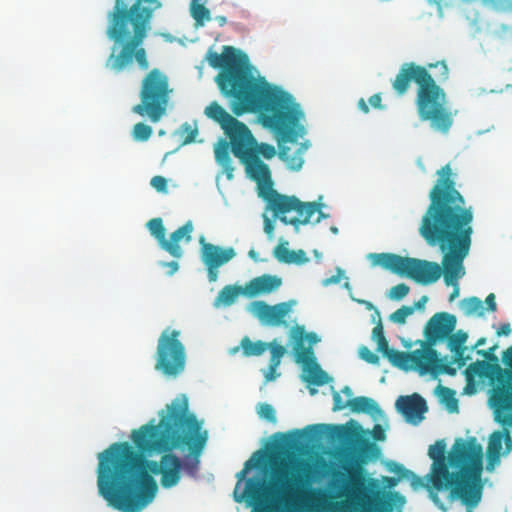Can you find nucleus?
Instances as JSON below:
<instances>
[{"instance_id": "obj_16", "label": "nucleus", "mask_w": 512, "mask_h": 512, "mask_svg": "<svg viewBox=\"0 0 512 512\" xmlns=\"http://www.w3.org/2000/svg\"><path fill=\"white\" fill-rule=\"evenodd\" d=\"M409 366L419 371L421 375L427 374L435 370H440L448 374L455 373V370L450 368L448 365L440 366L439 355L437 351L431 347L430 344L421 349H416L411 352Z\"/></svg>"}, {"instance_id": "obj_28", "label": "nucleus", "mask_w": 512, "mask_h": 512, "mask_svg": "<svg viewBox=\"0 0 512 512\" xmlns=\"http://www.w3.org/2000/svg\"><path fill=\"white\" fill-rule=\"evenodd\" d=\"M190 14L195 20L196 27H202L211 20L210 10L202 2H191Z\"/></svg>"}, {"instance_id": "obj_10", "label": "nucleus", "mask_w": 512, "mask_h": 512, "mask_svg": "<svg viewBox=\"0 0 512 512\" xmlns=\"http://www.w3.org/2000/svg\"><path fill=\"white\" fill-rule=\"evenodd\" d=\"M368 258L372 266H380L422 285L435 283L443 273V268L436 262L404 257L394 253H371Z\"/></svg>"}, {"instance_id": "obj_50", "label": "nucleus", "mask_w": 512, "mask_h": 512, "mask_svg": "<svg viewBox=\"0 0 512 512\" xmlns=\"http://www.w3.org/2000/svg\"><path fill=\"white\" fill-rule=\"evenodd\" d=\"M161 266L168 268L167 275L169 276H172L179 269V265L176 261L162 262Z\"/></svg>"}, {"instance_id": "obj_8", "label": "nucleus", "mask_w": 512, "mask_h": 512, "mask_svg": "<svg viewBox=\"0 0 512 512\" xmlns=\"http://www.w3.org/2000/svg\"><path fill=\"white\" fill-rule=\"evenodd\" d=\"M229 140L220 139L214 147L216 160H271L276 155L273 145L258 143L246 124L240 122L225 134Z\"/></svg>"}, {"instance_id": "obj_46", "label": "nucleus", "mask_w": 512, "mask_h": 512, "mask_svg": "<svg viewBox=\"0 0 512 512\" xmlns=\"http://www.w3.org/2000/svg\"><path fill=\"white\" fill-rule=\"evenodd\" d=\"M466 349V347H462L461 349L451 350V352L454 353V362L457 363L459 367H463L469 359V357L465 355Z\"/></svg>"}, {"instance_id": "obj_9", "label": "nucleus", "mask_w": 512, "mask_h": 512, "mask_svg": "<svg viewBox=\"0 0 512 512\" xmlns=\"http://www.w3.org/2000/svg\"><path fill=\"white\" fill-rule=\"evenodd\" d=\"M172 92L168 76L160 69L153 68L142 79L140 102L133 106L132 111L157 123L168 110Z\"/></svg>"}, {"instance_id": "obj_22", "label": "nucleus", "mask_w": 512, "mask_h": 512, "mask_svg": "<svg viewBox=\"0 0 512 512\" xmlns=\"http://www.w3.org/2000/svg\"><path fill=\"white\" fill-rule=\"evenodd\" d=\"M246 166V172L249 177L257 182L259 186H267L268 191H263L260 195L266 200V196L270 193L272 188L271 173L268 165L265 162H242Z\"/></svg>"}, {"instance_id": "obj_18", "label": "nucleus", "mask_w": 512, "mask_h": 512, "mask_svg": "<svg viewBox=\"0 0 512 512\" xmlns=\"http://www.w3.org/2000/svg\"><path fill=\"white\" fill-rule=\"evenodd\" d=\"M456 327V317L446 312L436 313L425 326V337L428 344L446 339Z\"/></svg>"}, {"instance_id": "obj_25", "label": "nucleus", "mask_w": 512, "mask_h": 512, "mask_svg": "<svg viewBox=\"0 0 512 512\" xmlns=\"http://www.w3.org/2000/svg\"><path fill=\"white\" fill-rule=\"evenodd\" d=\"M348 407L354 413H366L373 417L380 415L382 412L379 405L373 399L365 396L349 399Z\"/></svg>"}, {"instance_id": "obj_1", "label": "nucleus", "mask_w": 512, "mask_h": 512, "mask_svg": "<svg viewBox=\"0 0 512 512\" xmlns=\"http://www.w3.org/2000/svg\"><path fill=\"white\" fill-rule=\"evenodd\" d=\"M155 419L133 430L128 442H115L98 454L97 486L107 503L122 512H140L156 496L158 485L153 475H161L164 488L178 484L182 461L174 449H187L200 456L208 432L195 414L189 412L188 399L179 395Z\"/></svg>"}, {"instance_id": "obj_35", "label": "nucleus", "mask_w": 512, "mask_h": 512, "mask_svg": "<svg viewBox=\"0 0 512 512\" xmlns=\"http://www.w3.org/2000/svg\"><path fill=\"white\" fill-rule=\"evenodd\" d=\"M448 347L450 350L461 349L465 347V342L468 338L467 333L462 330L457 331L456 333H451L448 337Z\"/></svg>"}, {"instance_id": "obj_64", "label": "nucleus", "mask_w": 512, "mask_h": 512, "mask_svg": "<svg viewBox=\"0 0 512 512\" xmlns=\"http://www.w3.org/2000/svg\"><path fill=\"white\" fill-rule=\"evenodd\" d=\"M342 393H344L345 395H347L348 397H351L352 396V390L349 386H345L343 389H342Z\"/></svg>"}, {"instance_id": "obj_49", "label": "nucleus", "mask_w": 512, "mask_h": 512, "mask_svg": "<svg viewBox=\"0 0 512 512\" xmlns=\"http://www.w3.org/2000/svg\"><path fill=\"white\" fill-rule=\"evenodd\" d=\"M369 104L373 107V108H376V109H381L383 108L382 106V98H381V95L380 93H376L374 95H372L370 98H369Z\"/></svg>"}, {"instance_id": "obj_12", "label": "nucleus", "mask_w": 512, "mask_h": 512, "mask_svg": "<svg viewBox=\"0 0 512 512\" xmlns=\"http://www.w3.org/2000/svg\"><path fill=\"white\" fill-rule=\"evenodd\" d=\"M266 201L269 209L279 217L281 222L295 227L308 224L315 214H317L315 223L320 222L324 217L319 204L302 202L295 196L282 195L274 189L270 190Z\"/></svg>"}, {"instance_id": "obj_56", "label": "nucleus", "mask_w": 512, "mask_h": 512, "mask_svg": "<svg viewBox=\"0 0 512 512\" xmlns=\"http://www.w3.org/2000/svg\"><path fill=\"white\" fill-rule=\"evenodd\" d=\"M264 231L269 236H272L274 231V224L266 215L264 216Z\"/></svg>"}, {"instance_id": "obj_5", "label": "nucleus", "mask_w": 512, "mask_h": 512, "mask_svg": "<svg viewBox=\"0 0 512 512\" xmlns=\"http://www.w3.org/2000/svg\"><path fill=\"white\" fill-rule=\"evenodd\" d=\"M445 451L444 440L436 441L428 449V455L434 461L430 478L432 486L438 491L449 488L452 498H458L468 506L477 505L482 494V446L475 438L457 439L448 457L449 465L458 469L456 472L449 471Z\"/></svg>"}, {"instance_id": "obj_21", "label": "nucleus", "mask_w": 512, "mask_h": 512, "mask_svg": "<svg viewBox=\"0 0 512 512\" xmlns=\"http://www.w3.org/2000/svg\"><path fill=\"white\" fill-rule=\"evenodd\" d=\"M193 232L192 221H187L184 225L171 233L169 239H165L162 249L168 252L174 258H180L183 255V250L179 242L184 240L186 243L191 241V234Z\"/></svg>"}, {"instance_id": "obj_44", "label": "nucleus", "mask_w": 512, "mask_h": 512, "mask_svg": "<svg viewBox=\"0 0 512 512\" xmlns=\"http://www.w3.org/2000/svg\"><path fill=\"white\" fill-rule=\"evenodd\" d=\"M151 186L158 192L167 193V180L163 176H154L150 181Z\"/></svg>"}, {"instance_id": "obj_45", "label": "nucleus", "mask_w": 512, "mask_h": 512, "mask_svg": "<svg viewBox=\"0 0 512 512\" xmlns=\"http://www.w3.org/2000/svg\"><path fill=\"white\" fill-rule=\"evenodd\" d=\"M308 257L306 256V252L302 249H299V250H293L292 251V256H291V259L289 261L288 264H292V263H295V264H298V265H302V264H305L306 262H308Z\"/></svg>"}, {"instance_id": "obj_36", "label": "nucleus", "mask_w": 512, "mask_h": 512, "mask_svg": "<svg viewBox=\"0 0 512 512\" xmlns=\"http://www.w3.org/2000/svg\"><path fill=\"white\" fill-rule=\"evenodd\" d=\"M439 394L442 400L446 403L447 407L453 411L457 409V399L455 398V392L444 386H438Z\"/></svg>"}, {"instance_id": "obj_29", "label": "nucleus", "mask_w": 512, "mask_h": 512, "mask_svg": "<svg viewBox=\"0 0 512 512\" xmlns=\"http://www.w3.org/2000/svg\"><path fill=\"white\" fill-rule=\"evenodd\" d=\"M394 366L406 368L410 365L411 352H402L391 349L389 346L381 352Z\"/></svg>"}, {"instance_id": "obj_58", "label": "nucleus", "mask_w": 512, "mask_h": 512, "mask_svg": "<svg viewBox=\"0 0 512 512\" xmlns=\"http://www.w3.org/2000/svg\"><path fill=\"white\" fill-rule=\"evenodd\" d=\"M335 428L338 430L339 437L344 439L351 438V431L348 428L344 426H336Z\"/></svg>"}, {"instance_id": "obj_52", "label": "nucleus", "mask_w": 512, "mask_h": 512, "mask_svg": "<svg viewBox=\"0 0 512 512\" xmlns=\"http://www.w3.org/2000/svg\"><path fill=\"white\" fill-rule=\"evenodd\" d=\"M485 303L487 305V310L490 311V312H495L496 309H497V304H496V301H495V295L493 293H490L486 299H485Z\"/></svg>"}, {"instance_id": "obj_3", "label": "nucleus", "mask_w": 512, "mask_h": 512, "mask_svg": "<svg viewBox=\"0 0 512 512\" xmlns=\"http://www.w3.org/2000/svg\"><path fill=\"white\" fill-rule=\"evenodd\" d=\"M207 60L211 67L220 69L215 81L221 93L232 99V112L236 116L257 113L262 126L277 142L280 160H302L310 142L299 141L306 134L305 114L295 98L255 78L248 56L232 46H224L221 54L209 52Z\"/></svg>"}, {"instance_id": "obj_11", "label": "nucleus", "mask_w": 512, "mask_h": 512, "mask_svg": "<svg viewBox=\"0 0 512 512\" xmlns=\"http://www.w3.org/2000/svg\"><path fill=\"white\" fill-rule=\"evenodd\" d=\"M465 374L469 381L475 376L496 379L498 386L494 389L492 401L498 411L505 413L502 423L512 427V372L502 369L497 363L476 361L468 365Z\"/></svg>"}, {"instance_id": "obj_6", "label": "nucleus", "mask_w": 512, "mask_h": 512, "mask_svg": "<svg viewBox=\"0 0 512 512\" xmlns=\"http://www.w3.org/2000/svg\"><path fill=\"white\" fill-rule=\"evenodd\" d=\"M157 0H116L108 15L106 34L114 42L106 67L119 73L136 61L140 70L149 68L146 49L142 46L151 28L153 10L142 2L154 3Z\"/></svg>"}, {"instance_id": "obj_33", "label": "nucleus", "mask_w": 512, "mask_h": 512, "mask_svg": "<svg viewBox=\"0 0 512 512\" xmlns=\"http://www.w3.org/2000/svg\"><path fill=\"white\" fill-rule=\"evenodd\" d=\"M152 133H153V130H152L151 126H149L143 122L136 123L133 126V129L131 132L133 139L135 141H139V142L147 141L151 137Z\"/></svg>"}, {"instance_id": "obj_13", "label": "nucleus", "mask_w": 512, "mask_h": 512, "mask_svg": "<svg viewBox=\"0 0 512 512\" xmlns=\"http://www.w3.org/2000/svg\"><path fill=\"white\" fill-rule=\"evenodd\" d=\"M180 334L179 330L166 328L158 338L155 369L167 377H176L185 369L186 349Z\"/></svg>"}, {"instance_id": "obj_15", "label": "nucleus", "mask_w": 512, "mask_h": 512, "mask_svg": "<svg viewBox=\"0 0 512 512\" xmlns=\"http://www.w3.org/2000/svg\"><path fill=\"white\" fill-rule=\"evenodd\" d=\"M201 260L207 269V275L210 282H215L218 278V269L232 260L236 252L233 247L222 248L212 243L205 242L204 237L200 238Z\"/></svg>"}, {"instance_id": "obj_40", "label": "nucleus", "mask_w": 512, "mask_h": 512, "mask_svg": "<svg viewBox=\"0 0 512 512\" xmlns=\"http://www.w3.org/2000/svg\"><path fill=\"white\" fill-rule=\"evenodd\" d=\"M410 287L405 283H400L393 286L389 290V298L392 300H401L408 295Z\"/></svg>"}, {"instance_id": "obj_62", "label": "nucleus", "mask_w": 512, "mask_h": 512, "mask_svg": "<svg viewBox=\"0 0 512 512\" xmlns=\"http://www.w3.org/2000/svg\"><path fill=\"white\" fill-rule=\"evenodd\" d=\"M427 296H422V298L416 303L417 308H421L427 301Z\"/></svg>"}, {"instance_id": "obj_31", "label": "nucleus", "mask_w": 512, "mask_h": 512, "mask_svg": "<svg viewBox=\"0 0 512 512\" xmlns=\"http://www.w3.org/2000/svg\"><path fill=\"white\" fill-rule=\"evenodd\" d=\"M505 440L506 442H511V436L509 431H495L490 436L488 450L490 453H494L495 455H499L502 449V442Z\"/></svg>"}, {"instance_id": "obj_39", "label": "nucleus", "mask_w": 512, "mask_h": 512, "mask_svg": "<svg viewBox=\"0 0 512 512\" xmlns=\"http://www.w3.org/2000/svg\"><path fill=\"white\" fill-rule=\"evenodd\" d=\"M484 4L495 11L512 12V0H482Z\"/></svg>"}, {"instance_id": "obj_24", "label": "nucleus", "mask_w": 512, "mask_h": 512, "mask_svg": "<svg viewBox=\"0 0 512 512\" xmlns=\"http://www.w3.org/2000/svg\"><path fill=\"white\" fill-rule=\"evenodd\" d=\"M271 357L269 360V366L264 371V377L266 382L274 381L280 374L277 372L283 356L286 353V348L280 344H277L274 340L270 343Z\"/></svg>"}, {"instance_id": "obj_27", "label": "nucleus", "mask_w": 512, "mask_h": 512, "mask_svg": "<svg viewBox=\"0 0 512 512\" xmlns=\"http://www.w3.org/2000/svg\"><path fill=\"white\" fill-rule=\"evenodd\" d=\"M240 345L243 350V354L247 357L260 356L267 350V348H270V343L260 340L253 342L247 336L241 340Z\"/></svg>"}, {"instance_id": "obj_4", "label": "nucleus", "mask_w": 512, "mask_h": 512, "mask_svg": "<svg viewBox=\"0 0 512 512\" xmlns=\"http://www.w3.org/2000/svg\"><path fill=\"white\" fill-rule=\"evenodd\" d=\"M429 198L419 232L429 245H437L444 254L443 277L447 286H454L449 296L453 301L459 295L458 280L465 274L463 261L471 246L473 211L456 189L449 164L438 171Z\"/></svg>"}, {"instance_id": "obj_42", "label": "nucleus", "mask_w": 512, "mask_h": 512, "mask_svg": "<svg viewBox=\"0 0 512 512\" xmlns=\"http://www.w3.org/2000/svg\"><path fill=\"white\" fill-rule=\"evenodd\" d=\"M359 356L361 357V359H363L364 361H366L369 364H373V365L379 364V360H380L379 356L376 353H374L373 351H371L366 346L360 347Z\"/></svg>"}, {"instance_id": "obj_37", "label": "nucleus", "mask_w": 512, "mask_h": 512, "mask_svg": "<svg viewBox=\"0 0 512 512\" xmlns=\"http://www.w3.org/2000/svg\"><path fill=\"white\" fill-rule=\"evenodd\" d=\"M288 243L285 242V243H281V244H278L274 250H273V255L274 257L281 263H286L288 264L290 259H291V256H292V251L293 250H290L288 247H287Z\"/></svg>"}, {"instance_id": "obj_2", "label": "nucleus", "mask_w": 512, "mask_h": 512, "mask_svg": "<svg viewBox=\"0 0 512 512\" xmlns=\"http://www.w3.org/2000/svg\"><path fill=\"white\" fill-rule=\"evenodd\" d=\"M381 450L374 442L357 438L354 449V463L346 467L347 477L342 473L338 495L343 501H328V496L320 491L311 490L313 482V465L310 461L288 451L270 456L271 477L268 483H248V489L255 496L258 494L271 510H291L302 504L308 494L316 505L325 507L326 512H392L391 504L374 496L373 479L368 478L363 464L380 457Z\"/></svg>"}, {"instance_id": "obj_17", "label": "nucleus", "mask_w": 512, "mask_h": 512, "mask_svg": "<svg viewBox=\"0 0 512 512\" xmlns=\"http://www.w3.org/2000/svg\"><path fill=\"white\" fill-rule=\"evenodd\" d=\"M291 308L290 302L268 305L264 301H257L252 304L251 311L263 324L280 326L285 324L284 319L290 313Z\"/></svg>"}, {"instance_id": "obj_61", "label": "nucleus", "mask_w": 512, "mask_h": 512, "mask_svg": "<svg viewBox=\"0 0 512 512\" xmlns=\"http://www.w3.org/2000/svg\"><path fill=\"white\" fill-rule=\"evenodd\" d=\"M248 256L255 262H258L260 260L258 257V253L254 249H250V251L248 252Z\"/></svg>"}, {"instance_id": "obj_43", "label": "nucleus", "mask_w": 512, "mask_h": 512, "mask_svg": "<svg viewBox=\"0 0 512 512\" xmlns=\"http://www.w3.org/2000/svg\"><path fill=\"white\" fill-rule=\"evenodd\" d=\"M389 470L395 474H397L400 478H410V475H413V472L406 469L402 464L391 462L389 464Z\"/></svg>"}, {"instance_id": "obj_59", "label": "nucleus", "mask_w": 512, "mask_h": 512, "mask_svg": "<svg viewBox=\"0 0 512 512\" xmlns=\"http://www.w3.org/2000/svg\"><path fill=\"white\" fill-rule=\"evenodd\" d=\"M410 477H411V485L414 488L423 486V481L420 477L416 476L414 473H413V475H410Z\"/></svg>"}, {"instance_id": "obj_34", "label": "nucleus", "mask_w": 512, "mask_h": 512, "mask_svg": "<svg viewBox=\"0 0 512 512\" xmlns=\"http://www.w3.org/2000/svg\"><path fill=\"white\" fill-rule=\"evenodd\" d=\"M372 339L377 343V350L380 352L385 351L389 346L381 320L378 321L372 330Z\"/></svg>"}, {"instance_id": "obj_30", "label": "nucleus", "mask_w": 512, "mask_h": 512, "mask_svg": "<svg viewBox=\"0 0 512 512\" xmlns=\"http://www.w3.org/2000/svg\"><path fill=\"white\" fill-rule=\"evenodd\" d=\"M461 309L466 316L484 315L483 302L478 297H468L461 301Z\"/></svg>"}, {"instance_id": "obj_51", "label": "nucleus", "mask_w": 512, "mask_h": 512, "mask_svg": "<svg viewBox=\"0 0 512 512\" xmlns=\"http://www.w3.org/2000/svg\"><path fill=\"white\" fill-rule=\"evenodd\" d=\"M496 349V346L491 347L488 350H478L477 353L484 356L486 359H489L491 361H494L497 363V357L494 355V350Z\"/></svg>"}, {"instance_id": "obj_23", "label": "nucleus", "mask_w": 512, "mask_h": 512, "mask_svg": "<svg viewBox=\"0 0 512 512\" xmlns=\"http://www.w3.org/2000/svg\"><path fill=\"white\" fill-rule=\"evenodd\" d=\"M205 115L218 123L226 134L241 121L230 115L218 102L213 101L205 108Z\"/></svg>"}, {"instance_id": "obj_26", "label": "nucleus", "mask_w": 512, "mask_h": 512, "mask_svg": "<svg viewBox=\"0 0 512 512\" xmlns=\"http://www.w3.org/2000/svg\"><path fill=\"white\" fill-rule=\"evenodd\" d=\"M241 294H245L244 288L241 286L226 285L219 291L216 298V304L231 306Z\"/></svg>"}, {"instance_id": "obj_20", "label": "nucleus", "mask_w": 512, "mask_h": 512, "mask_svg": "<svg viewBox=\"0 0 512 512\" xmlns=\"http://www.w3.org/2000/svg\"><path fill=\"white\" fill-rule=\"evenodd\" d=\"M282 284L281 278L263 274L250 280L244 287L245 295L255 297L260 294H268L277 290Z\"/></svg>"}, {"instance_id": "obj_55", "label": "nucleus", "mask_w": 512, "mask_h": 512, "mask_svg": "<svg viewBox=\"0 0 512 512\" xmlns=\"http://www.w3.org/2000/svg\"><path fill=\"white\" fill-rule=\"evenodd\" d=\"M223 165V172L228 180L233 178L234 168L231 166V162H220Z\"/></svg>"}, {"instance_id": "obj_47", "label": "nucleus", "mask_w": 512, "mask_h": 512, "mask_svg": "<svg viewBox=\"0 0 512 512\" xmlns=\"http://www.w3.org/2000/svg\"><path fill=\"white\" fill-rule=\"evenodd\" d=\"M348 407V401L344 402L339 392H333V410L340 411Z\"/></svg>"}, {"instance_id": "obj_57", "label": "nucleus", "mask_w": 512, "mask_h": 512, "mask_svg": "<svg viewBox=\"0 0 512 512\" xmlns=\"http://www.w3.org/2000/svg\"><path fill=\"white\" fill-rule=\"evenodd\" d=\"M503 361L507 366L510 367V370L512 372V346L508 348L504 354H503Z\"/></svg>"}, {"instance_id": "obj_19", "label": "nucleus", "mask_w": 512, "mask_h": 512, "mask_svg": "<svg viewBox=\"0 0 512 512\" xmlns=\"http://www.w3.org/2000/svg\"><path fill=\"white\" fill-rule=\"evenodd\" d=\"M396 409L411 424L420 423L428 407L425 399L419 394L399 396L395 403Z\"/></svg>"}, {"instance_id": "obj_63", "label": "nucleus", "mask_w": 512, "mask_h": 512, "mask_svg": "<svg viewBox=\"0 0 512 512\" xmlns=\"http://www.w3.org/2000/svg\"><path fill=\"white\" fill-rule=\"evenodd\" d=\"M485 343H486V338L481 337V338H479V339L476 341V343H475V346H474V347H480V346H483V345H485Z\"/></svg>"}, {"instance_id": "obj_7", "label": "nucleus", "mask_w": 512, "mask_h": 512, "mask_svg": "<svg viewBox=\"0 0 512 512\" xmlns=\"http://www.w3.org/2000/svg\"><path fill=\"white\" fill-rule=\"evenodd\" d=\"M448 77L445 61L428 63L427 66L405 62L392 81V88L401 97L414 82L417 85L415 105L420 120L428 121L435 131L447 133L453 124V114L447 107L446 92L438 82H444Z\"/></svg>"}, {"instance_id": "obj_41", "label": "nucleus", "mask_w": 512, "mask_h": 512, "mask_svg": "<svg viewBox=\"0 0 512 512\" xmlns=\"http://www.w3.org/2000/svg\"><path fill=\"white\" fill-rule=\"evenodd\" d=\"M258 414L261 418L269 422H276V412L272 405L268 403H260L258 406Z\"/></svg>"}, {"instance_id": "obj_54", "label": "nucleus", "mask_w": 512, "mask_h": 512, "mask_svg": "<svg viewBox=\"0 0 512 512\" xmlns=\"http://www.w3.org/2000/svg\"><path fill=\"white\" fill-rule=\"evenodd\" d=\"M511 333V327L509 323L500 324L496 334L497 336H508Z\"/></svg>"}, {"instance_id": "obj_38", "label": "nucleus", "mask_w": 512, "mask_h": 512, "mask_svg": "<svg viewBox=\"0 0 512 512\" xmlns=\"http://www.w3.org/2000/svg\"><path fill=\"white\" fill-rule=\"evenodd\" d=\"M414 312V307L402 306L390 315V320L397 324H404L408 316Z\"/></svg>"}, {"instance_id": "obj_53", "label": "nucleus", "mask_w": 512, "mask_h": 512, "mask_svg": "<svg viewBox=\"0 0 512 512\" xmlns=\"http://www.w3.org/2000/svg\"><path fill=\"white\" fill-rule=\"evenodd\" d=\"M373 438L377 441H383L385 439V432L378 424L373 428Z\"/></svg>"}, {"instance_id": "obj_14", "label": "nucleus", "mask_w": 512, "mask_h": 512, "mask_svg": "<svg viewBox=\"0 0 512 512\" xmlns=\"http://www.w3.org/2000/svg\"><path fill=\"white\" fill-rule=\"evenodd\" d=\"M294 339L295 362L301 364L303 371L307 373L305 381L316 386L327 384L330 377L316 362L313 351V345L319 341L318 336L313 332L306 333L303 327H298Z\"/></svg>"}, {"instance_id": "obj_60", "label": "nucleus", "mask_w": 512, "mask_h": 512, "mask_svg": "<svg viewBox=\"0 0 512 512\" xmlns=\"http://www.w3.org/2000/svg\"><path fill=\"white\" fill-rule=\"evenodd\" d=\"M358 108L363 112V113H368L369 112V106L368 104L366 103V101L361 98L359 101H358Z\"/></svg>"}, {"instance_id": "obj_48", "label": "nucleus", "mask_w": 512, "mask_h": 512, "mask_svg": "<svg viewBox=\"0 0 512 512\" xmlns=\"http://www.w3.org/2000/svg\"><path fill=\"white\" fill-rule=\"evenodd\" d=\"M337 271H338L337 275H333V276L323 280V285L324 286H328V285H331V284H337V283L340 282L341 276L343 274V271L340 268H338Z\"/></svg>"}, {"instance_id": "obj_32", "label": "nucleus", "mask_w": 512, "mask_h": 512, "mask_svg": "<svg viewBox=\"0 0 512 512\" xmlns=\"http://www.w3.org/2000/svg\"><path fill=\"white\" fill-rule=\"evenodd\" d=\"M147 227L152 236L158 241L160 247H163V244L166 239V229L163 225V221L161 218H153L148 221Z\"/></svg>"}]
</instances>
